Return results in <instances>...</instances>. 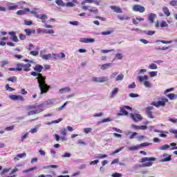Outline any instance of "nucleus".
Segmentation results:
<instances>
[{
  "mask_svg": "<svg viewBox=\"0 0 177 177\" xmlns=\"http://www.w3.org/2000/svg\"><path fill=\"white\" fill-rule=\"evenodd\" d=\"M25 26H31L32 24V21H24Z\"/></svg>",
  "mask_w": 177,
  "mask_h": 177,
  "instance_id": "13d9d810",
  "label": "nucleus"
},
{
  "mask_svg": "<svg viewBox=\"0 0 177 177\" xmlns=\"http://www.w3.org/2000/svg\"><path fill=\"white\" fill-rule=\"evenodd\" d=\"M154 109L153 106H147L145 109L146 115L148 118H149L151 120H153V118H155L154 115L153 114V111H151Z\"/></svg>",
  "mask_w": 177,
  "mask_h": 177,
  "instance_id": "0eeeda50",
  "label": "nucleus"
},
{
  "mask_svg": "<svg viewBox=\"0 0 177 177\" xmlns=\"http://www.w3.org/2000/svg\"><path fill=\"white\" fill-rule=\"evenodd\" d=\"M149 75L151 77L157 76V71L149 72Z\"/></svg>",
  "mask_w": 177,
  "mask_h": 177,
  "instance_id": "5fc2aeb1",
  "label": "nucleus"
},
{
  "mask_svg": "<svg viewBox=\"0 0 177 177\" xmlns=\"http://www.w3.org/2000/svg\"><path fill=\"white\" fill-rule=\"evenodd\" d=\"M139 149H140V146L139 145H134L129 147V150H130V151H135L136 150H139Z\"/></svg>",
  "mask_w": 177,
  "mask_h": 177,
  "instance_id": "b1692460",
  "label": "nucleus"
},
{
  "mask_svg": "<svg viewBox=\"0 0 177 177\" xmlns=\"http://www.w3.org/2000/svg\"><path fill=\"white\" fill-rule=\"evenodd\" d=\"M126 109L127 110H132V107L129 106H124L120 108V113H118V115H129V113L127 111Z\"/></svg>",
  "mask_w": 177,
  "mask_h": 177,
  "instance_id": "423d86ee",
  "label": "nucleus"
},
{
  "mask_svg": "<svg viewBox=\"0 0 177 177\" xmlns=\"http://www.w3.org/2000/svg\"><path fill=\"white\" fill-rule=\"evenodd\" d=\"M169 145H162L159 147V150H167V149H169Z\"/></svg>",
  "mask_w": 177,
  "mask_h": 177,
  "instance_id": "2f4dec72",
  "label": "nucleus"
},
{
  "mask_svg": "<svg viewBox=\"0 0 177 177\" xmlns=\"http://www.w3.org/2000/svg\"><path fill=\"white\" fill-rule=\"evenodd\" d=\"M29 55L31 56H38V55H39V52L37 50H32L29 53Z\"/></svg>",
  "mask_w": 177,
  "mask_h": 177,
  "instance_id": "72a5a7b5",
  "label": "nucleus"
},
{
  "mask_svg": "<svg viewBox=\"0 0 177 177\" xmlns=\"http://www.w3.org/2000/svg\"><path fill=\"white\" fill-rule=\"evenodd\" d=\"M96 164H99V160H95L90 162V165H96Z\"/></svg>",
  "mask_w": 177,
  "mask_h": 177,
  "instance_id": "e2e57ef3",
  "label": "nucleus"
},
{
  "mask_svg": "<svg viewBox=\"0 0 177 177\" xmlns=\"http://www.w3.org/2000/svg\"><path fill=\"white\" fill-rule=\"evenodd\" d=\"M93 82H106V81H109V79L106 77H92Z\"/></svg>",
  "mask_w": 177,
  "mask_h": 177,
  "instance_id": "f8f14e48",
  "label": "nucleus"
},
{
  "mask_svg": "<svg viewBox=\"0 0 177 177\" xmlns=\"http://www.w3.org/2000/svg\"><path fill=\"white\" fill-rule=\"evenodd\" d=\"M167 49H169V47H167V46H158L156 48H155L156 50H167Z\"/></svg>",
  "mask_w": 177,
  "mask_h": 177,
  "instance_id": "7c9ffc66",
  "label": "nucleus"
},
{
  "mask_svg": "<svg viewBox=\"0 0 177 177\" xmlns=\"http://www.w3.org/2000/svg\"><path fill=\"white\" fill-rule=\"evenodd\" d=\"M113 64L111 63H107V64H104L101 66V70H107V68H110Z\"/></svg>",
  "mask_w": 177,
  "mask_h": 177,
  "instance_id": "412c9836",
  "label": "nucleus"
},
{
  "mask_svg": "<svg viewBox=\"0 0 177 177\" xmlns=\"http://www.w3.org/2000/svg\"><path fill=\"white\" fill-rule=\"evenodd\" d=\"M17 8H19L18 5L10 6H8V10H15V9H17Z\"/></svg>",
  "mask_w": 177,
  "mask_h": 177,
  "instance_id": "4c0bfd02",
  "label": "nucleus"
},
{
  "mask_svg": "<svg viewBox=\"0 0 177 177\" xmlns=\"http://www.w3.org/2000/svg\"><path fill=\"white\" fill-rule=\"evenodd\" d=\"M96 158H98V160H102L103 158H107V154L100 155L99 156H97Z\"/></svg>",
  "mask_w": 177,
  "mask_h": 177,
  "instance_id": "09e8293b",
  "label": "nucleus"
},
{
  "mask_svg": "<svg viewBox=\"0 0 177 177\" xmlns=\"http://www.w3.org/2000/svg\"><path fill=\"white\" fill-rule=\"evenodd\" d=\"M177 95L174 93H169L167 95V97H169L170 100H175L176 99Z\"/></svg>",
  "mask_w": 177,
  "mask_h": 177,
  "instance_id": "a878e982",
  "label": "nucleus"
},
{
  "mask_svg": "<svg viewBox=\"0 0 177 177\" xmlns=\"http://www.w3.org/2000/svg\"><path fill=\"white\" fill-rule=\"evenodd\" d=\"M28 12H30V9L29 8H25L24 10H18L17 12V15H27V13H28Z\"/></svg>",
  "mask_w": 177,
  "mask_h": 177,
  "instance_id": "dca6fc26",
  "label": "nucleus"
},
{
  "mask_svg": "<svg viewBox=\"0 0 177 177\" xmlns=\"http://www.w3.org/2000/svg\"><path fill=\"white\" fill-rule=\"evenodd\" d=\"M113 177H122V174L121 173H114L112 174Z\"/></svg>",
  "mask_w": 177,
  "mask_h": 177,
  "instance_id": "4d7b16f0",
  "label": "nucleus"
},
{
  "mask_svg": "<svg viewBox=\"0 0 177 177\" xmlns=\"http://www.w3.org/2000/svg\"><path fill=\"white\" fill-rule=\"evenodd\" d=\"M140 82H144V85L146 88H151V84L150 82L147 81L149 80V77L147 75H145L144 77L138 76L137 78Z\"/></svg>",
  "mask_w": 177,
  "mask_h": 177,
  "instance_id": "39448f33",
  "label": "nucleus"
},
{
  "mask_svg": "<svg viewBox=\"0 0 177 177\" xmlns=\"http://www.w3.org/2000/svg\"><path fill=\"white\" fill-rule=\"evenodd\" d=\"M162 12L164 15L167 16V17H169V16H171V12H169V9L168 8V7H164L162 8Z\"/></svg>",
  "mask_w": 177,
  "mask_h": 177,
  "instance_id": "aec40b11",
  "label": "nucleus"
},
{
  "mask_svg": "<svg viewBox=\"0 0 177 177\" xmlns=\"http://www.w3.org/2000/svg\"><path fill=\"white\" fill-rule=\"evenodd\" d=\"M12 169V168H6L3 169L1 171V175H5V174H8V172H9L10 170Z\"/></svg>",
  "mask_w": 177,
  "mask_h": 177,
  "instance_id": "e433bc0d",
  "label": "nucleus"
},
{
  "mask_svg": "<svg viewBox=\"0 0 177 177\" xmlns=\"http://www.w3.org/2000/svg\"><path fill=\"white\" fill-rule=\"evenodd\" d=\"M55 3H57L58 6H66V4L63 1V0H56Z\"/></svg>",
  "mask_w": 177,
  "mask_h": 177,
  "instance_id": "c85d7f7f",
  "label": "nucleus"
},
{
  "mask_svg": "<svg viewBox=\"0 0 177 177\" xmlns=\"http://www.w3.org/2000/svg\"><path fill=\"white\" fill-rule=\"evenodd\" d=\"M118 18L119 20H131V17H124V16H118Z\"/></svg>",
  "mask_w": 177,
  "mask_h": 177,
  "instance_id": "c9c22d12",
  "label": "nucleus"
},
{
  "mask_svg": "<svg viewBox=\"0 0 177 177\" xmlns=\"http://www.w3.org/2000/svg\"><path fill=\"white\" fill-rule=\"evenodd\" d=\"M13 129H15V126L8 127L5 129L6 131H13Z\"/></svg>",
  "mask_w": 177,
  "mask_h": 177,
  "instance_id": "338daca9",
  "label": "nucleus"
},
{
  "mask_svg": "<svg viewBox=\"0 0 177 177\" xmlns=\"http://www.w3.org/2000/svg\"><path fill=\"white\" fill-rule=\"evenodd\" d=\"M160 27H168V24H167V21H162V22L160 23Z\"/></svg>",
  "mask_w": 177,
  "mask_h": 177,
  "instance_id": "de8ad7c7",
  "label": "nucleus"
},
{
  "mask_svg": "<svg viewBox=\"0 0 177 177\" xmlns=\"http://www.w3.org/2000/svg\"><path fill=\"white\" fill-rule=\"evenodd\" d=\"M168 99L165 97H161L158 98V101H153L151 102V105L155 107H165V104L168 103Z\"/></svg>",
  "mask_w": 177,
  "mask_h": 177,
  "instance_id": "20e7f679",
  "label": "nucleus"
},
{
  "mask_svg": "<svg viewBox=\"0 0 177 177\" xmlns=\"http://www.w3.org/2000/svg\"><path fill=\"white\" fill-rule=\"evenodd\" d=\"M156 158L153 157H144L140 159V162H142L140 167L142 168H147L153 165L152 161H156Z\"/></svg>",
  "mask_w": 177,
  "mask_h": 177,
  "instance_id": "7ed1b4c3",
  "label": "nucleus"
},
{
  "mask_svg": "<svg viewBox=\"0 0 177 177\" xmlns=\"http://www.w3.org/2000/svg\"><path fill=\"white\" fill-rule=\"evenodd\" d=\"M26 110L29 111L28 113V115H34L35 114H39V113H42L44 109H42V104H37L35 105H29L26 107Z\"/></svg>",
  "mask_w": 177,
  "mask_h": 177,
  "instance_id": "f03ea898",
  "label": "nucleus"
},
{
  "mask_svg": "<svg viewBox=\"0 0 177 177\" xmlns=\"http://www.w3.org/2000/svg\"><path fill=\"white\" fill-rule=\"evenodd\" d=\"M7 81H10L11 82H16L17 81V77L13 76L11 77H8Z\"/></svg>",
  "mask_w": 177,
  "mask_h": 177,
  "instance_id": "473e14b6",
  "label": "nucleus"
},
{
  "mask_svg": "<svg viewBox=\"0 0 177 177\" xmlns=\"http://www.w3.org/2000/svg\"><path fill=\"white\" fill-rule=\"evenodd\" d=\"M27 155L26 154V153H19L17 155V157H18V158H24V157H26Z\"/></svg>",
  "mask_w": 177,
  "mask_h": 177,
  "instance_id": "3c124183",
  "label": "nucleus"
},
{
  "mask_svg": "<svg viewBox=\"0 0 177 177\" xmlns=\"http://www.w3.org/2000/svg\"><path fill=\"white\" fill-rule=\"evenodd\" d=\"M37 169V167H31L30 169L25 170V172H26V173L31 172V171H35V169Z\"/></svg>",
  "mask_w": 177,
  "mask_h": 177,
  "instance_id": "603ef678",
  "label": "nucleus"
},
{
  "mask_svg": "<svg viewBox=\"0 0 177 177\" xmlns=\"http://www.w3.org/2000/svg\"><path fill=\"white\" fill-rule=\"evenodd\" d=\"M82 9L83 10H88V12H91V13H94L95 15H97V13H99V10L95 7H89L86 6H83L82 7Z\"/></svg>",
  "mask_w": 177,
  "mask_h": 177,
  "instance_id": "6e6552de",
  "label": "nucleus"
},
{
  "mask_svg": "<svg viewBox=\"0 0 177 177\" xmlns=\"http://www.w3.org/2000/svg\"><path fill=\"white\" fill-rule=\"evenodd\" d=\"M92 131L91 128H85L84 129V133H89Z\"/></svg>",
  "mask_w": 177,
  "mask_h": 177,
  "instance_id": "0e129e2a",
  "label": "nucleus"
},
{
  "mask_svg": "<svg viewBox=\"0 0 177 177\" xmlns=\"http://www.w3.org/2000/svg\"><path fill=\"white\" fill-rule=\"evenodd\" d=\"M139 146H140V147H146L147 146H150V143L143 142V143L140 144Z\"/></svg>",
  "mask_w": 177,
  "mask_h": 177,
  "instance_id": "c03bdc74",
  "label": "nucleus"
},
{
  "mask_svg": "<svg viewBox=\"0 0 177 177\" xmlns=\"http://www.w3.org/2000/svg\"><path fill=\"white\" fill-rule=\"evenodd\" d=\"M95 3L94 0H84V1L82 2V5H85V3Z\"/></svg>",
  "mask_w": 177,
  "mask_h": 177,
  "instance_id": "37998d69",
  "label": "nucleus"
},
{
  "mask_svg": "<svg viewBox=\"0 0 177 177\" xmlns=\"http://www.w3.org/2000/svg\"><path fill=\"white\" fill-rule=\"evenodd\" d=\"M36 17L37 19H40L41 20H46V19H48V16H46L45 14L37 15Z\"/></svg>",
  "mask_w": 177,
  "mask_h": 177,
  "instance_id": "5701e85b",
  "label": "nucleus"
},
{
  "mask_svg": "<svg viewBox=\"0 0 177 177\" xmlns=\"http://www.w3.org/2000/svg\"><path fill=\"white\" fill-rule=\"evenodd\" d=\"M69 24H71L72 26H78L80 22H78V21H70Z\"/></svg>",
  "mask_w": 177,
  "mask_h": 177,
  "instance_id": "680f3d73",
  "label": "nucleus"
},
{
  "mask_svg": "<svg viewBox=\"0 0 177 177\" xmlns=\"http://www.w3.org/2000/svg\"><path fill=\"white\" fill-rule=\"evenodd\" d=\"M118 88H115L111 93V97L113 98L118 93Z\"/></svg>",
  "mask_w": 177,
  "mask_h": 177,
  "instance_id": "393cba45",
  "label": "nucleus"
},
{
  "mask_svg": "<svg viewBox=\"0 0 177 177\" xmlns=\"http://www.w3.org/2000/svg\"><path fill=\"white\" fill-rule=\"evenodd\" d=\"M122 80H124V75L123 74H120L116 77V81H122Z\"/></svg>",
  "mask_w": 177,
  "mask_h": 177,
  "instance_id": "a19ab883",
  "label": "nucleus"
},
{
  "mask_svg": "<svg viewBox=\"0 0 177 177\" xmlns=\"http://www.w3.org/2000/svg\"><path fill=\"white\" fill-rule=\"evenodd\" d=\"M66 6H67L68 8H73L75 6V4H74V2L68 1V3H66Z\"/></svg>",
  "mask_w": 177,
  "mask_h": 177,
  "instance_id": "58836bf2",
  "label": "nucleus"
},
{
  "mask_svg": "<svg viewBox=\"0 0 177 177\" xmlns=\"http://www.w3.org/2000/svg\"><path fill=\"white\" fill-rule=\"evenodd\" d=\"M9 62L8 61H1L0 65L1 67H5V66L8 65Z\"/></svg>",
  "mask_w": 177,
  "mask_h": 177,
  "instance_id": "8fccbe9b",
  "label": "nucleus"
},
{
  "mask_svg": "<svg viewBox=\"0 0 177 177\" xmlns=\"http://www.w3.org/2000/svg\"><path fill=\"white\" fill-rule=\"evenodd\" d=\"M80 42H84V44H91L92 42H95V39L82 38Z\"/></svg>",
  "mask_w": 177,
  "mask_h": 177,
  "instance_id": "f3484780",
  "label": "nucleus"
},
{
  "mask_svg": "<svg viewBox=\"0 0 177 177\" xmlns=\"http://www.w3.org/2000/svg\"><path fill=\"white\" fill-rule=\"evenodd\" d=\"M169 5H171V6H177V1L173 0L170 1Z\"/></svg>",
  "mask_w": 177,
  "mask_h": 177,
  "instance_id": "864d4df0",
  "label": "nucleus"
},
{
  "mask_svg": "<svg viewBox=\"0 0 177 177\" xmlns=\"http://www.w3.org/2000/svg\"><path fill=\"white\" fill-rule=\"evenodd\" d=\"M110 121H111V119H110V118H104L102 120L99 121V122H97V124H98V125H100V124H103V123H104V122H110Z\"/></svg>",
  "mask_w": 177,
  "mask_h": 177,
  "instance_id": "bb28decb",
  "label": "nucleus"
},
{
  "mask_svg": "<svg viewBox=\"0 0 177 177\" xmlns=\"http://www.w3.org/2000/svg\"><path fill=\"white\" fill-rule=\"evenodd\" d=\"M157 17V15L154 13H150L148 16V20H149L150 23H154V19Z\"/></svg>",
  "mask_w": 177,
  "mask_h": 177,
  "instance_id": "a211bd4d",
  "label": "nucleus"
},
{
  "mask_svg": "<svg viewBox=\"0 0 177 177\" xmlns=\"http://www.w3.org/2000/svg\"><path fill=\"white\" fill-rule=\"evenodd\" d=\"M24 32H26V34L28 37H30V35H31V34H35V30L26 28V29L24 30Z\"/></svg>",
  "mask_w": 177,
  "mask_h": 177,
  "instance_id": "6ab92c4d",
  "label": "nucleus"
},
{
  "mask_svg": "<svg viewBox=\"0 0 177 177\" xmlns=\"http://www.w3.org/2000/svg\"><path fill=\"white\" fill-rule=\"evenodd\" d=\"M111 9L115 13H122V9L117 6H111Z\"/></svg>",
  "mask_w": 177,
  "mask_h": 177,
  "instance_id": "4468645a",
  "label": "nucleus"
},
{
  "mask_svg": "<svg viewBox=\"0 0 177 177\" xmlns=\"http://www.w3.org/2000/svg\"><path fill=\"white\" fill-rule=\"evenodd\" d=\"M130 97H139V94H135L133 93H131L129 94Z\"/></svg>",
  "mask_w": 177,
  "mask_h": 177,
  "instance_id": "69168bd1",
  "label": "nucleus"
},
{
  "mask_svg": "<svg viewBox=\"0 0 177 177\" xmlns=\"http://www.w3.org/2000/svg\"><path fill=\"white\" fill-rule=\"evenodd\" d=\"M130 115L135 122H139V121H142L143 120V116L140 114L133 115V113H131Z\"/></svg>",
  "mask_w": 177,
  "mask_h": 177,
  "instance_id": "9b49d317",
  "label": "nucleus"
},
{
  "mask_svg": "<svg viewBox=\"0 0 177 177\" xmlns=\"http://www.w3.org/2000/svg\"><path fill=\"white\" fill-rule=\"evenodd\" d=\"M8 35H10L11 37L10 39L11 41H13V42H19V39L17 38V36L16 35V32H9Z\"/></svg>",
  "mask_w": 177,
  "mask_h": 177,
  "instance_id": "ddd939ff",
  "label": "nucleus"
},
{
  "mask_svg": "<svg viewBox=\"0 0 177 177\" xmlns=\"http://www.w3.org/2000/svg\"><path fill=\"white\" fill-rule=\"evenodd\" d=\"M101 52H102V53H109L110 52H114V49H111V50H102Z\"/></svg>",
  "mask_w": 177,
  "mask_h": 177,
  "instance_id": "bf43d9fd",
  "label": "nucleus"
},
{
  "mask_svg": "<svg viewBox=\"0 0 177 177\" xmlns=\"http://www.w3.org/2000/svg\"><path fill=\"white\" fill-rule=\"evenodd\" d=\"M115 58L118 59V60H122V54L117 53L115 55Z\"/></svg>",
  "mask_w": 177,
  "mask_h": 177,
  "instance_id": "49530a36",
  "label": "nucleus"
},
{
  "mask_svg": "<svg viewBox=\"0 0 177 177\" xmlns=\"http://www.w3.org/2000/svg\"><path fill=\"white\" fill-rule=\"evenodd\" d=\"M6 91H8L9 92H13V91H15V88L9 86V84H7L6 85Z\"/></svg>",
  "mask_w": 177,
  "mask_h": 177,
  "instance_id": "ea45409f",
  "label": "nucleus"
},
{
  "mask_svg": "<svg viewBox=\"0 0 177 177\" xmlns=\"http://www.w3.org/2000/svg\"><path fill=\"white\" fill-rule=\"evenodd\" d=\"M168 161H171V156H169L167 158L162 159V162H167Z\"/></svg>",
  "mask_w": 177,
  "mask_h": 177,
  "instance_id": "a18cd8bd",
  "label": "nucleus"
},
{
  "mask_svg": "<svg viewBox=\"0 0 177 177\" xmlns=\"http://www.w3.org/2000/svg\"><path fill=\"white\" fill-rule=\"evenodd\" d=\"M71 91V88H70V87H65L59 89V92L62 94L67 93V92H70Z\"/></svg>",
  "mask_w": 177,
  "mask_h": 177,
  "instance_id": "4be33fe9",
  "label": "nucleus"
},
{
  "mask_svg": "<svg viewBox=\"0 0 177 177\" xmlns=\"http://www.w3.org/2000/svg\"><path fill=\"white\" fill-rule=\"evenodd\" d=\"M61 135H63V136H66L67 135V131H66V129H62L60 131Z\"/></svg>",
  "mask_w": 177,
  "mask_h": 177,
  "instance_id": "052dcab7",
  "label": "nucleus"
},
{
  "mask_svg": "<svg viewBox=\"0 0 177 177\" xmlns=\"http://www.w3.org/2000/svg\"><path fill=\"white\" fill-rule=\"evenodd\" d=\"M23 71V64L19 63L16 66V71Z\"/></svg>",
  "mask_w": 177,
  "mask_h": 177,
  "instance_id": "cd10ccee",
  "label": "nucleus"
},
{
  "mask_svg": "<svg viewBox=\"0 0 177 177\" xmlns=\"http://www.w3.org/2000/svg\"><path fill=\"white\" fill-rule=\"evenodd\" d=\"M128 88L129 89H132V88H136V84H135V82H133L132 84H129L128 86Z\"/></svg>",
  "mask_w": 177,
  "mask_h": 177,
  "instance_id": "6e6d98bb",
  "label": "nucleus"
},
{
  "mask_svg": "<svg viewBox=\"0 0 177 177\" xmlns=\"http://www.w3.org/2000/svg\"><path fill=\"white\" fill-rule=\"evenodd\" d=\"M9 97L11 100H14V102H24V97L21 95H10Z\"/></svg>",
  "mask_w": 177,
  "mask_h": 177,
  "instance_id": "9d476101",
  "label": "nucleus"
},
{
  "mask_svg": "<svg viewBox=\"0 0 177 177\" xmlns=\"http://www.w3.org/2000/svg\"><path fill=\"white\" fill-rule=\"evenodd\" d=\"M133 12H139L140 13H144L146 11V8L144 6L139 4L134 5L133 6Z\"/></svg>",
  "mask_w": 177,
  "mask_h": 177,
  "instance_id": "1a4fd4ad",
  "label": "nucleus"
},
{
  "mask_svg": "<svg viewBox=\"0 0 177 177\" xmlns=\"http://www.w3.org/2000/svg\"><path fill=\"white\" fill-rule=\"evenodd\" d=\"M157 64L153 63L149 64V66H148V68H149L150 70H157Z\"/></svg>",
  "mask_w": 177,
  "mask_h": 177,
  "instance_id": "c756f323",
  "label": "nucleus"
},
{
  "mask_svg": "<svg viewBox=\"0 0 177 177\" xmlns=\"http://www.w3.org/2000/svg\"><path fill=\"white\" fill-rule=\"evenodd\" d=\"M169 132H170V133H174V138H176V139H177V130L171 129H169Z\"/></svg>",
  "mask_w": 177,
  "mask_h": 177,
  "instance_id": "79ce46f5",
  "label": "nucleus"
},
{
  "mask_svg": "<svg viewBox=\"0 0 177 177\" xmlns=\"http://www.w3.org/2000/svg\"><path fill=\"white\" fill-rule=\"evenodd\" d=\"M41 57L44 60H48V59H50V57H52V54H46V55H42Z\"/></svg>",
  "mask_w": 177,
  "mask_h": 177,
  "instance_id": "f704fd0d",
  "label": "nucleus"
},
{
  "mask_svg": "<svg viewBox=\"0 0 177 177\" xmlns=\"http://www.w3.org/2000/svg\"><path fill=\"white\" fill-rule=\"evenodd\" d=\"M31 64H22V70H24L26 72L31 71Z\"/></svg>",
  "mask_w": 177,
  "mask_h": 177,
  "instance_id": "2eb2a0df",
  "label": "nucleus"
},
{
  "mask_svg": "<svg viewBox=\"0 0 177 177\" xmlns=\"http://www.w3.org/2000/svg\"><path fill=\"white\" fill-rule=\"evenodd\" d=\"M33 70L35 71H32L30 73V75L33 77H37L36 80H37V84L39 85V88L41 91V94L48 93L49 92V89H50V86L46 84V77L42 75L41 72L44 70V66L39 64H36L33 68Z\"/></svg>",
  "mask_w": 177,
  "mask_h": 177,
  "instance_id": "f257e3e1",
  "label": "nucleus"
},
{
  "mask_svg": "<svg viewBox=\"0 0 177 177\" xmlns=\"http://www.w3.org/2000/svg\"><path fill=\"white\" fill-rule=\"evenodd\" d=\"M19 37L21 41H24V39H26V35L20 34Z\"/></svg>",
  "mask_w": 177,
  "mask_h": 177,
  "instance_id": "774afa93",
  "label": "nucleus"
}]
</instances>
